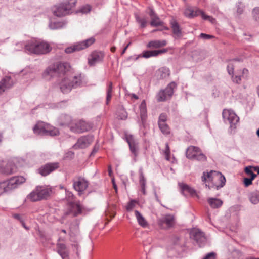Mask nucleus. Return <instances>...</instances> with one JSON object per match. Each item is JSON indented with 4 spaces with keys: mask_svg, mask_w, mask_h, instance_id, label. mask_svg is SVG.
I'll use <instances>...</instances> for the list:
<instances>
[{
    "mask_svg": "<svg viewBox=\"0 0 259 259\" xmlns=\"http://www.w3.org/2000/svg\"><path fill=\"white\" fill-rule=\"evenodd\" d=\"M249 199L250 202L253 204L259 203V195H249Z\"/></svg>",
    "mask_w": 259,
    "mask_h": 259,
    "instance_id": "44",
    "label": "nucleus"
},
{
    "mask_svg": "<svg viewBox=\"0 0 259 259\" xmlns=\"http://www.w3.org/2000/svg\"><path fill=\"white\" fill-rule=\"evenodd\" d=\"M170 27L173 33V37L175 39H179L183 36V31L179 24L175 19L170 21Z\"/></svg>",
    "mask_w": 259,
    "mask_h": 259,
    "instance_id": "20",
    "label": "nucleus"
},
{
    "mask_svg": "<svg viewBox=\"0 0 259 259\" xmlns=\"http://www.w3.org/2000/svg\"><path fill=\"white\" fill-rule=\"evenodd\" d=\"M82 79L81 74L73 77H65L59 83L60 90L63 94L69 93L73 89L80 86Z\"/></svg>",
    "mask_w": 259,
    "mask_h": 259,
    "instance_id": "3",
    "label": "nucleus"
},
{
    "mask_svg": "<svg viewBox=\"0 0 259 259\" xmlns=\"http://www.w3.org/2000/svg\"><path fill=\"white\" fill-rule=\"evenodd\" d=\"M139 204V201L135 199H131L127 204L126 206V210L127 211L130 212L133 210L136 207L137 205Z\"/></svg>",
    "mask_w": 259,
    "mask_h": 259,
    "instance_id": "36",
    "label": "nucleus"
},
{
    "mask_svg": "<svg viewBox=\"0 0 259 259\" xmlns=\"http://www.w3.org/2000/svg\"><path fill=\"white\" fill-rule=\"evenodd\" d=\"M25 48L28 53L35 54H46L51 50V47L47 42L35 40L28 41L25 45Z\"/></svg>",
    "mask_w": 259,
    "mask_h": 259,
    "instance_id": "4",
    "label": "nucleus"
},
{
    "mask_svg": "<svg viewBox=\"0 0 259 259\" xmlns=\"http://www.w3.org/2000/svg\"><path fill=\"white\" fill-rule=\"evenodd\" d=\"M161 132L164 135H168L170 133V128L166 123L158 124Z\"/></svg>",
    "mask_w": 259,
    "mask_h": 259,
    "instance_id": "38",
    "label": "nucleus"
},
{
    "mask_svg": "<svg viewBox=\"0 0 259 259\" xmlns=\"http://www.w3.org/2000/svg\"><path fill=\"white\" fill-rule=\"evenodd\" d=\"M119 117L121 119L125 120L127 117V113L124 109L122 110V112L119 115Z\"/></svg>",
    "mask_w": 259,
    "mask_h": 259,
    "instance_id": "56",
    "label": "nucleus"
},
{
    "mask_svg": "<svg viewBox=\"0 0 259 259\" xmlns=\"http://www.w3.org/2000/svg\"><path fill=\"white\" fill-rule=\"evenodd\" d=\"M91 10V7L89 6V5H86V6H83L81 9H80V12L82 13H87L88 12H89Z\"/></svg>",
    "mask_w": 259,
    "mask_h": 259,
    "instance_id": "51",
    "label": "nucleus"
},
{
    "mask_svg": "<svg viewBox=\"0 0 259 259\" xmlns=\"http://www.w3.org/2000/svg\"><path fill=\"white\" fill-rule=\"evenodd\" d=\"M200 37L201 38H203L204 39H209L212 38H213V36L212 35L203 33H202L200 34Z\"/></svg>",
    "mask_w": 259,
    "mask_h": 259,
    "instance_id": "54",
    "label": "nucleus"
},
{
    "mask_svg": "<svg viewBox=\"0 0 259 259\" xmlns=\"http://www.w3.org/2000/svg\"><path fill=\"white\" fill-rule=\"evenodd\" d=\"M69 65L67 63L58 62L48 67L43 73V77L47 79L48 76H53L56 74H64L69 69Z\"/></svg>",
    "mask_w": 259,
    "mask_h": 259,
    "instance_id": "6",
    "label": "nucleus"
},
{
    "mask_svg": "<svg viewBox=\"0 0 259 259\" xmlns=\"http://www.w3.org/2000/svg\"><path fill=\"white\" fill-rule=\"evenodd\" d=\"M108 173H109V176H111L112 175V168H111V166L110 165H109L108 166Z\"/></svg>",
    "mask_w": 259,
    "mask_h": 259,
    "instance_id": "61",
    "label": "nucleus"
},
{
    "mask_svg": "<svg viewBox=\"0 0 259 259\" xmlns=\"http://www.w3.org/2000/svg\"><path fill=\"white\" fill-rule=\"evenodd\" d=\"M113 92V85L112 82H110L107 88L106 104L108 105L111 100Z\"/></svg>",
    "mask_w": 259,
    "mask_h": 259,
    "instance_id": "35",
    "label": "nucleus"
},
{
    "mask_svg": "<svg viewBox=\"0 0 259 259\" xmlns=\"http://www.w3.org/2000/svg\"><path fill=\"white\" fill-rule=\"evenodd\" d=\"M139 183H140V185L141 186V191L144 194H145L146 193V191H145L146 180L144 177V175L142 172H141L140 173Z\"/></svg>",
    "mask_w": 259,
    "mask_h": 259,
    "instance_id": "37",
    "label": "nucleus"
},
{
    "mask_svg": "<svg viewBox=\"0 0 259 259\" xmlns=\"http://www.w3.org/2000/svg\"><path fill=\"white\" fill-rule=\"evenodd\" d=\"M190 237L194 239L201 247L206 242V239L204 233L198 228H193L190 232Z\"/></svg>",
    "mask_w": 259,
    "mask_h": 259,
    "instance_id": "13",
    "label": "nucleus"
},
{
    "mask_svg": "<svg viewBox=\"0 0 259 259\" xmlns=\"http://www.w3.org/2000/svg\"><path fill=\"white\" fill-rule=\"evenodd\" d=\"M48 196V195H27L25 200L36 202L42 199H47Z\"/></svg>",
    "mask_w": 259,
    "mask_h": 259,
    "instance_id": "34",
    "label": "nucleus"
},
{
    "mask_svg": "<svg viewBox=\"0 0 259 259\" xmlns=\"http://www.w3.org/2000/svg\"><path fill=\"white\" fill-rule=\"evenodd\" d=\"M192 160L198 161L200 162H204L207 161V157L203 154L201 150L197 152V154L193 157Z\"/></svg>",
    "mask_w": 259,
    "mask_h": 259,
    "instance_id": "33",
    "label": "nucleus"
},
{
    "mask_svg": "<svg viewBox=\"0 0 259 259\" xmlns=\"http://www.w3.org/2000/svg\"><path fill=\"white\" fill-rule=\"evenodd\" d=\"M165 158L167 160H169L170 149L168 143L165 144V150L164 152Z\"/></svg>",
    "mask_w": 259,
    "mask_h": 259,
    "instance_id": "49",
    "label": "nucleus"
},
{
    "mask_svg": "<svg viewBox=\"0 0 259 259\" xmlns=\"http://www.w3.org/2000/svg\"><path fill=\"white\" fill-rule=\"evenodd\" d=\"M201 179L205 186L211 190H218L223 187L226 182L225 177L220 172L211 170L209 172H203Z\"/></svg>",
    "mask_w": 259,
    "mask_h": 259,
    "instance_id": "1",
    "label": "nucleus"
},
{
    "mask_svg": "<svg viewBox=\"0 0 259 259\" xmlns=\"http://www.w3.org/2000/svg\"><path fill=\"white\" fill-rule=\"evenodd\" d=\"M253 170L255 171H257V174H259V167L258 166H253Z\"/></svg>",
    "mask_w": 259,
    "mask_h": 259,
    "instance_id": "62",
    "label": "nucleus"
},
{
    "mask_svg": "<svg viewBox=\"0 0 259 259\" xmlns=\"http://www.w3.org/2000/svg\"><path fill=\"white\" fill-rule=\"evenodd\" d=\"M93 141L92 136H83L80 137L75 144L73 148L74 149L84 148L88 147Z\"/></svg>",
    "mask_w": 259,
    "mask_h": 259,
    "instance_id": "17",
    "label": "nucleus"
},
{
    "mask_svg": "<svg viewBox=\"0 0 259 259\" xmlns=\"http://www.w3.org/2000/svg\"><path fill=\"white\" fill-rule=\"evenodd\" d=\"M252 15L254 19L259 22V7H255L253 9Z\"/></svg>",
    "mask_w": 259,
    "mask_h": 259,
    "instance_id": "45",
    "label": "nucleus"
},
{
    "mask_svg": "<svg viewBox=\"0 0 259 259\" xmlns=\"http://www.w3.org/2000/svg\"><path fill=\"white\" fill-rule=\"evenodd\" d=\"M156 53V56L159 55V54L166 53L167 51V50L166 49H163L160 50H155Z\"/></svg>",
    "mask_w": 259,
    "mask_h": 259,
    "instance_id": "58",
    "label": "nucleus"
},
{
    "mask_svg": "<svg viewBox=\"0 0 259 259\" xmlns=\"http://www.w3.org/2000/svg\"><path fill=\"white\" fill-rule=\"evenodd\" d=\"M167 41L165 40H154L149 41L147 45V47L149 48H159L165 46Z\"/></svg>",
    "mask_w": 259,
    "mask_h": 259,
    "instance_id": "26",
    "label": "nucleus"
},
{
    "mask_svg": "<svg viewBox=\"0 0 259 259\" xmlns=\"http://www.w3.org/2000/svg\"><path fill=\"white\" fill-rule=\"evenodd\" d=\"M201 149L196 146H190L189 147L186 151V157L190 159H193V157L197 154V152Z\"/></svg>",
    "mask_w": 259,
    "mask_h": 259,
    "instance_id": "29",
    "label": "nucleus"
},
{
    "mask_svg": "<svg viewBox=\"0 0 259 259\" xmlns=\"http://www.w3.org/2000/svg\"><path fill=\"white\" fill-rule=\"evenodd\" d=\"M174 222V217L171 214L163 215L158 220V224L163 228H168L171 227Z\"/></svg>",
    "mask_w": 259,
    "mask_h": 259,
    "instance_id": "19",
    "label": "nucleus"
},
{
    "mask_svg": "<svg viewBox=\"0 0 259 259\" xmlns=\"http://www.w3.org/2000/svg\"><path fill=\"white\" fill-rule=\"evenodd\" d=\"M104 57V54L101 51H95L93 52L88 58V63L90 65L93 66L101 61Z\"/></svg>",
    "mask_w": 259,
    "mask_h": 259,
    "instance_id": "18",
    "label": "nucleus"
},
{
    "mask_svg": "<svg viewBox=\"0 0 259 259\" xmlns=\"http://www.w3.org/2000/svg\"><path fill=\"white\" fill-rule=\"evenodd\" d=\"M95 39L92 37L86 40L74 44L72 46L66 48L65 52L67 54L72 53L86 49L93 44Z\"/></svg>",
    "mask_w": 259,
    "mask_h": 259,
    "instance_id": "9",
    "label": "nucleus"
},
{
    "mask_svg": "<svg viewBox=\"0 0 259 259\" xmlns=\"http://www.w3.org/2000/svg\"><path fill=\"white\" fill-rule=\"evenodd\" d=\"M216 254L214 252L207 253L203 259H215Z\"/></svg>",
    "mask_w": 259,
    "mask_h": 259,
    "instance_id": "52",
    "label": "nucleus"
},
{
    "mask_svg": "<svg viewBox=\"0 0 259 259\" xmlns=\"http://www.w3.org/2000/svg\"><path fill=\"white\" fill-rule=\"evenodd\" d=\"M232 80H233V81L236 83H239L241 80V76L239 75H235V76H232Z\"/></svg>",
    "mask_w": 259,
    "mask_h": 259,
    "instance_id": "57",
    "label": "nucleus"
},
{
    "mask_svg": "<svg viewBox=\"0 0 259 259\" xmlns=\"http://www.w3.org/2000/svg\"><path fill=\"white\" fill-rule=\"evenodd\" d=\"M163 22L160 20L159 17L153 19L151 20L150 25L153 27H156L162 25Z\"/></svg>",
    "mask_w": 259,
    "mask_h": 259,
    "instance_id": "42",
    "label": "nucleus"
},
{
    "mask_svg": "<svg viewBox=\"0 0 259 259\" xmlns=\"http://www.w3.org/2000/svg\"><path fill=\"white\" fill-rule=\"evenodd\" d=\"M179 186L182 193H188L189 194H194L196 193L193 188L185 183H179Z\"/></svg>",
    "mask_w": 259,
    "mask_h": 259,
    "instance_id": "28",
    "label": "nucleus"
},
{
    "mask_svg": "<svg viewBox=\"0 0 259 259\" xmlns=\"http://www.w3.org/2000/svg\"><path fill=\"white\" fill-rule=\"evenodd\" d=\"M246 259H259V258H255L254 257H251L250 256V257H246Z\"/></svg>",
    "mask_w": 259,
    "mask_h": 259,
    "instance_id": "64",
    "label": "nucleus"
},
{
    "mask_svg": "<svg viewBox=\"0 0 259 259\" xmlns=\"http://www.w3.org/2000/svg\"><path fill=\"white\" fill-rule=\"evenodd\" d=\"M89 182L84 178L79 177L73 180V187L78 192H82L88 188Z\"/></svg>",
    "mask_w": 259,
    "mask_h": 259,
    "instance_id": "16",
    "label": "nucleus"
},
{
    "mask_svg": "<svg viewBox=\"0 0 259 259\" xmlns=\"http://www.w3.org/2000/svg\"><path fill=\"white\" fill-rule=\"evenodd\" d=\"M77 3V0H64L52 7L54 15L61 17L72 13Z\"/></svg>",
    "mask_w": 259,
    "mask_h": 259,
    "instance_id": "2",
    "label": "nucleus"
},
{
    "mask_svg": "<svg viewBox=\"0 0 259 259\" xmlns=\"http://www.w3.org/2000/svg\"><path fill=\"white\" fill-rule=\"evenodd\" d=\"M65 24L62 22H51L49 24V27L51 29H58L62 28Z\"/></svg>",
    "mask_w": 259,
    "mask_h": 259,
    "instance_id": "39",
    "label": "nucleus"
},
{
    "mask_svg": "<svg viewBox=\"0 0 259 259\" xmlns=\"http://www.w3.org/2000/svg\"><path fill=\"white\" fill-rule=\"evenodd\" d=\"M54 189V188L49 186H38L29 194H50V193H55Z\"/></svg>",
    "mask_w": 259,
    "mask_h": 259,
    "instance_id": "21",
    "label": "nucleus"
},
{
    "mask_svg": "<svg viewBox=\"0 0 259 259\" xmlns=\"http://www.w3.org/2000/svg\"><path fill=\"white\" fill-rule=\"evenodd\" d=\"M131 96L132 98L135 99H138V97L137 95H136V94H131Z\"/></svg>",
    "mask_w": 259,
    "mask_h": 259,
    "instance_id": "63",
    "label": "nucleus"
},
{
    "mask_svg": "<svg viewBox=\"0 0 259 259\" xmlns=\"http://www.w3.org/2000/svg\"><path fill=\"white\" fill-rule=\"evenodd\" d=\"M71 116L68 115H61L58 119V123L61 126H69L72 123Z\"/></svg>",
    "mask_w": 259,
    "mask_h": 259,
    "instance_id": "27",
    "label": "nucleus"
},
{
    "mask_svg": "<svg viewBox=\"0 0 259 259\" xmlns=\"http://www.w3.org/2000/svg\"><path fill=\"white\" fill-rule=\"evenodd\" d=\"M159 73H162V74L160 75L161 78H164L167 75V69L166 68H161L158 70Z\"/></svg>",
    "mask_w": 259,
    "mask_h": 259,
    "instance_id": "55",
    "label": "nucleus"
},
{
    "mask_svg": "<svg viewBox=\"0 0 259 259\" xmlns=\"http://www.w3.org/2000/svg\"><path fill=\"white\" fill-rule=\"evenodd\" d=\"M57 252L60 254L62 259H69V252L65 244L61 243H57Z\"/></svg>",
    "mask_w": 259,
    "mask_h": 259,
    "instance_id": "24",
    "label": "nucleus"
},
{
    "mask_svg": "<svg viewBox=\"0 0 259 259\" xmlns=\"http://www.w3.org/2000/svg\"><path fill=\"white\" fill-rule=\"evenodd\" d=\"M227 70L230 75L233 73L234 66L231 62H230L227 66Z\"/></svg>",
    "mask_w": 259,
    "mask_h": 259,
    "instance_id": "53",
    "label": "nucleus"
},
{
    "mask_svg": "<svg viewBox=\"0 0 259 259\" xmlns=\"http://www.w3.org/2000/svg\"><path fill=\"white\" fill-rule=\"evenodd\" d=\"M135 213L138 224L142 227H146L148 225L147 222L146 221L145 218L142 215L140 212L138 210H135Z\"/></svg>",
    "mask_w": 259,
    "mask_h": 259,
    "instance_id": "31",
    "label": "nucleus"
},
{
    "mask_svg": "<svg viewBox=\"0 0 259 259\" xmlns=\"http://www.w3.org/2000/svg\"><path fill=\"white\" fill-rule=\"evenodd\" d=\"M13 217L15 219L20 221L21 222H22V221H23V220L22 219V218H21L20 214H13Z\"/></svg>",
    "mask_w": 259,
    "mask_h": 259,
    "instance_id": "59",
    "label": "nucleus"
},
{
    "mask_svg": "<svg viewBox=\"0 0 259 259\" xmlns=\"http://www.w3.org/2000/svg\"><path fill=\"white\" fill-rule=\"evenodd\" d=\"M222 115L224 121L230 124L231 128H236V125L239 122V118L233 111L225 109Z\"/></svg>",
    "mask_w": 259,
    "mask_h": 259,
    "instance_id": "11",
    "label": "nucleus"
},
{
    "mask_svg": "<svg viewBox=\"0 0 259 259\" xmlns=\"http://www.w3.org/2000/svg\"><path fill=\"white\" fill-rule=\"evenodd\" d=\"M131 44V42H130L129 44H128L123 49V50H122V52H121V55H123L126 51V49H127V48L128 47V46L130 45Z\"/></svg>",
    "mask_w": 259,
    "mask_h": 259,
    "instance_id": "60",
    "label": "nucleus"
},
{
    "mask_svg": "<svg viewBox=\"0 0 259 259\" xmlns=\"http://www.w3.org/2000/svg\"><path fill=\"white\" fill-rule=\"evenodd\" d=\"M137 22L140 24V27L142 28H145L147 24V20L145 18H141L140 16H136Z\"/></svg>",
    "mask_w": 259,
    "mask_h": 259,
    "instance_id": "40",
    "label": "nucleus"
},
{
    "mask_svg": "<svg viewBox=\"0 0 259 259\" xmlns=\"http://www.w3.org/2000/svg\"><path fill=\"white\" fill-rule=\"evenodd\" d=\"M156 53L155 50H152V51H143L142 53V57L145 58H148L151 57H156Z\"/></svg>",
    "mask_w": 259,
    "mask_h": 259,
    "instance_id": "41",
    "label": "nucleus"
},
{
    "mask_svg": "<svg viewBox=\"0 0 259 259\" xmlns=\"http://www.w3.org/2000/svg\"><path fill=\"white\" fill-rule=\"evenodd\" d=\"M25 178L22 176L14 177L7 181L0 183V194L9 193L24 183Z\"/></svg>",
    "mask_w": 259,
    "mask_h": 259,
    "instance_id": "5",
    "label": "nucleus"
},
{
    "mask_svg": "<svg viewBox=\"0 0 259 259\" xmlns=\"http://www.w3.org/2000/svg\"><path fill=\"white\" fill-rule=\"evenodd\" d=\"M185 15L189 18H193L194 17L201 15L204 20H208L212 23L215 20L211 17L206 15L204 13L200 10H194L188 9L185 11Z\"/></svg>",
    "mask_w": 259,
    "mask_h": 259,
    "instance_id": "14",
    "label": "nucleus"
},
{
    "mask_svg": "<svg viewBox=\"0 0 259 259\" xmlns=\"http://www.w3.org/2000/svg\"><path fill=\"white\" fill-rule=\"evenodd\" d=\"M59 167L58 162L48 163L38 169L39 173L42 176H46Z\"/></svg>",
    "mask_w": 259,
    "mask_h": 259,
    "instance_id": "15",
    "label": "nucleus"
},
{
    "mask_svg": "<svg viewBox=\"0 0 259 259\" xmlns=\"http://www.w3.org/2000/svg\"><path fill=\"white\" fill-rule=\"evenodd\" d=\"M126 141L131 152L136 156L138 151V142L134 139L132 135H127L126 136Z\"/></svg>",
    "mask_w": 259,
    "mask_h": 259,
    "instance_id": "25",
    "label": "nucleus"
},
{
    "mask_svg": "<svg viewBox=\"0 0 259 259\" xmlns=\"http://www.w3.org/2000/svg\"><path fill=\"white\" fill-rule=\"evenodd\" d=\"M176 87L175 82L170 83L164 90L159 91L157 95L158 102H163L171 98L174 94V89Z\"/></svg>",
    "mask_w": 259,
    "mask_h": 259,
    "instance_id": "12",
    "label": "nucleus"
},
{
    "mask_svg": "<svg viewBox=\"0 0 259 259\" xmlns=\"http://www.w3.org/2000/svg\"><path fill=\"white\" fill-rule=\"evenodd\" d=\"M68 210L66 214H71L73 217L85 213L86 211H91V209H87L82 206L79 202L71 201L68 204Z\"/></svg>",
    "mask_w": 259,
    "mask_h": 259,
    "instance_id": "10",
    "label": "nucleus"
},
{
    "mask_svg": "<svg viewBox=\"0 0 259 259\" xmlns=\"http://www.w3.org/2000/svg\"><path fill=\"white\" fill-rule=\"evenodd\" d=\"M210 206L213 208H217L222 206L223 202L221 199L210 198L208 200Z\"/></svg>",
    "mask_w": 259,
    "mask_h": 259,
    "instance_id": "32",
    "label": "nucleus"
},
{
    "mask_svg": "<svg viewBox=\"0 0 259 259\" xmlns=\"http://www.w3.org/2000/svg\"><path fill=\"white\" fill-rule=\"evenodd\" d=\"M93 124L82 120H74L70 125V130L75 133H82L87 132L93 127Z\"/></svg>",
    "mask_w": 259,
    "mask_h": 259,
    "instance_id": "8",
    "label": "nucleus"
},
{
    "mask_svg": "<svg viewBox=\"0 0 259 259\" xmlns=\"http://www.w3.org/2000/svg\"><path fill=\"white\" fill-rule=\"evenodd\" d=\"M237 13L238 14H241L244 11V6L242 3L239 2L237 4Z\"/></svg>",
    "mask_w": 259,
    "mask_h": 259,
    "instance_id": "47",
    "label": "nucleus"
},
{
    "mask_svg": "<svg viewBox=\"0 0 259 259\" xmlns=\"http://www.w3.org/2000/svg\"><path fill=\"white\" fill-rule=\"evenodd\" d=\"M141 120L144 122L147 117V107L145 100H143L139 107Z\"/></svg>",
    "mask_w": 259,
    "mask_h": 259,
    "instance_id": "30",
    "label": "nucleus"
},
{
    "mask_svg": "<svg viewBox=\"0 0 259 259\" xmlns=\"http://www.w3.org/2000/svg\"><path fill=\"white\" fill-rule=\"evenodd\" d=\"M148 9L149 10V15L151 18V20L158 17V16L157 15V14L155 13V12L152 8L149 7Z\"/></svg>",
    "mask_w": 259,
    "mask_h": 259,
    "instance_id": "48",
    "label": "nucleus"
},
{
    "mask_svg": "<svg viewBox=\"0 0 259 259\" xmlns=\"http://www.w3.org/2000/svg\"><path fill=\"white\" fill-rule=\"evenodd\" d=\"M13 85V81L10 77L6 76L0 81V94L5 92Z\"/></svg>",
    "mask_w": 259,
    "mask_h": 259,
    "instance_id": "23",
    "label": "nucleus"
},
{
    "mask_svg": "<svg viewBox=\"0 0 259 259\" xmlns=\"http://www.w3.org/2000/svg\"><path fill=\"white\" fill-rule=\"evenodd\" d=\"M34 134L38 135L56 136L59 134L58 130L50 124L42 121L38 122L33 128Z\"/></svg>",
    "mask_w": 259,
    "mask_h": 259,
    "instance_id": "7",
    "label": "nucleus"
},
{
    "mask_svg": "<svg viewBox=\"0 0 259 259\" xmlns=\"http://www.w3.org/2000/svg\"><path fill=\"white\" fill-rule=\"evenodd\" d=\"M254 179L253 178V177L250 178H244L243 182H244V184L245 186L246 187H248V186L251 185L252 184V180Z\"/></svg>",
    "mask_w": 259,
    "mask_h": 259,
    "instance_id": "50",
    "label": "nucleus"
},
{
    "mask_svg": "<svg viewBox=\"0 0 259 259\" xmlns=\"http://www.w3.org/2000/svg\"><path fill=\"white\" fill-rule=\"evenodd\" d=\"M167 119V115L165 113H161L159 117L158 124L166 123Z\"/></svg>",
    "mask_w": 259,
    "mask_h": 259,
    "instance_id": "46",
    "label": "nucleus"
},
{
    "mask_svg": "<svg viewBox=\"0 0 259 259\" xmlns=\"http://www.w3.org/2000/svg\"><path fill=\"white\" fill-rule=\"evenodd\" d=\"M252 168L253 166H251L246 167L245 172L247 175L250 176V178L253 177L254 179L256 177V175L253 173Z\"/></svg>",
    "mask_w": 259,
    "mask_h": 259,
    "instance_id": "43",
    "label": "nucleus"
},
{
    "mask_svg": "<svg viewBox=\"0 0 259 259\" xmlns=\"http://www.w3.org/2000/svg\"><path fill=\"white\" fill-rule=\"evenodd\" d=\"M0 171L4 175H12L17 171V167L14 163L9 162L4 167L0 168Z\"/></svg>",
    "mask_w": 259,
    "mask_h": 259,
    "instance_id": "22",
    "label": "nucleus"
}]
</instances>
